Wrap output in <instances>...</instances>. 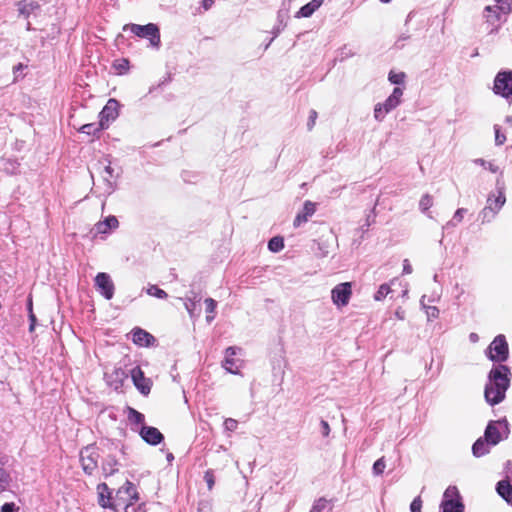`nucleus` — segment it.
Returning <instances> with one entry per match:
<instances>
[{
	"mask_svg": "<svg viewBox=\"0 0 512 512\" xmlns=\"http://www.w3.org/2000/svg\"><path fill=\"white\" fill-rule=\"evenodd\" d=\"M330 431H331V429H330L328 422L322 419L320 421V432H321L322 436L328 437L330 434Z\"/></svg>",
	"mask_w": 512,
	"mask_h": 512,
	"instance_id": "50",
	"label": "nucleus"
},
{
	"mask_svg": "<svg viewBox=\"0 0 512 512\" xmlns=\"http://www.w3.org/2000/svg\"><path fill=\"white\" fill-rule=\"evenodd\" d=\"M284 248V239L281 236H275L268 241V249L277 253Z\"/></svg>",
	"mask_w": 512,
	"mask_h": 512,
	"instance_id": "32",
	"label": "nucleus"
},
{
	"mask_svg": "<svg viewBox=\"0 0 512 512\" xmlns=\"http://www.w3.org/2000/svg\"><path fill=\"white\" fill-rule=\"evenodd\" d=\"M8 483H9L8 473L3 468H0V493L6 489Z\"/></svg>",
	"mask_w": 512,
	"mask_h": 512,
	"instance_id": "43",
	"label": "nucleus"
},
{
	"mask_svg": "<svg viewBox=\"0 0 512 512\" xmlns=\"http://www.w3.org/2000/svg\"><path fill=\"white\" fill-rule=\"evenodd\" d=\"M99 166L102 168L100 172L102 179V194L109 196L116 188V179L118 178V174L115 173L110 161H100Z\"/></svg>",
	"mask_w": 512,
	"mask_h": 512,
	"instance_id": "10",
	"label": "nucleus"
},
{
	"mask_svg": "<svg viewBox=\"0 0 512 512\" xmlns=\"http://www.w3.org/2000/svg\"><path fill=\"white\" fill-rule=\"evenodd\" d=\"M395 316L399 319V320H404L405 318V312L402 310V309H397L396 312H395Z\"/></svg>",
	"mask_w": 512,
	"mask_h": 512,
	"instance_id": "58",
	"label": "nucleus"
},
{
	"mask_svg": "<svg viewBox=\"0 0 512 512\" xmlns=\"http://www.w3.org/2000/svg\"><path fill=\"white\" fill-rule=\"evenodd\" d=\"M455 225H456V223H455V221L452 219L451 221L447 222V224L444 226V228H448V227H450V226H455Z\"/></svg>",
	"mask_w": 512,
	"mask_h": 512,
	"instance_id": "61",
	"label": "nucleus"
},
{
	"mask_svg": "<svg viewBox=\"0 0 512 512\" xmlns=\"http://www.w3.org/2000/svg\"><path fill=\"white\" fill-rule=\"evenodd\" d=\"M425 299H426V296L423 295L420 300V304L426 313L428 321L438 318L439 317V309L436 306L426 305Z\"/></svg>",
	"mask_w": 512,
	"mask_h": 512,
	"instance_id": "30",
	"label": "nucleus"
},
{
	"mask_svg": "<svg viewBox=\"0 0 512 512\" xmlns=\"http://www.w3.org/2000/svg\"><path fill=\"white\" fill-rule=\"evenodd\" d=\"M128 65V61L127 60H123V63L119 65V68H124Z\"/></svg>",
	"mask_w": 512,
	"mask_h": 512,
	"instance_id": "62",
	"label": "nucleus"
},
{
	"mask_svg": "<svg viewBox=\"0 0 512 512\" xmlns=\"http://www.w3.org/2000/svg\"><path fill=\"white\" fill-rule=\"evenodd\" d=\"M98 503L103 508L115 509L114 500L112 501V491L106 483L97 486Z\"/></svg>",
	"mask_w": 512,
	"mask_h": 512,
	"instance_id": "21",
	"label": "nucleus"
},
{
	"mask_svg": "<svg viewBox=\"0 0 512 512\" xmlns=\"http://www.w3.org/2000/svg\"><path fill=\"white\" fill-rule=\"evenodd\" d=\"M147 294L158 299H166L168 297V294L163 289H160L157 285H150L147 288Z\"/></svg>",
	"mask_w": 512,
	"mask_h": 512,
	"instance_id": "35",
	"label": "nucleus"
},
{
	"mask_svg": "<svg viewBox=\"0 0 512 512\" xmlns=\"http://www.w3.org/2000/svg\"><path fill=\"white\" fill-rule=\"evenodd\" d=\"M131 378L136 389L143 395H148L151 391L152 382L146 378L144 372L139 366L131 370Z\"/></svg>",
	"mask_w": 512,
	"mask_h": 512,
	"instance_id": "16",
	"label": "nucleus"
},
{
	"mask_svg": "<svg viewBox=\"0 0 512 512\" xmlns=\"http://www.w3.org/2000/svg\"><path fill=\"white\" fill-rule=\"evenodd\" d=\"M138 432L140 437L152 446H156L164 440L163 434L153 426L142 425Z\"/></svg>",
	"mask_w": 512,
	"mask_h": 512,
	"instance_id": "18",
	"label": "nucleus"
},
{
	"mask_svg": "<svg viewBox=\"0 0 512 512\" xmlns=\"http://www.w3.org/2000/svg\"><path fill=\"white\" fill-rule=\"evenodd\" d=\"M509 424L506 419L490 421L484 431V437L492 445H497L508 438Z\"/></svg>",
	"mask_w": 512,
	"mask_h": 512,
	"instance_id": "8",
	"label": "nucleus"
},
{
	"mask_svg": "<svg viewBox=\"0 0 512 512\" xmlns=\"http://www.w3.org/2000/svg\"><path fill=\"white\" fill-rule=\"evenodd\" d=\"M405 77H406V75L403 72L395 73V72L391 71L389 73L388 80L392 84L400 85V84L404 83Z\"/></svg>",
	"mask_w": 512,
	"mask_h": 512,
	"instance_id": "38",
	"label": "nucleus"
},
{
	"mask_svg": "<svg viewBox=\"0 0 512 512\" xmlns=\"http://www.w3.org/2000/svg\"><path fill=\"white\" fill-rule=\"evenodd\" d=\"M493 92L505 99L512 98V70H501L496 74Z\"/></svg>",
	"mask_w": 512,
	"mask_h": 512,
	"instance_id": "9",
	"label": "nucleus"
},
{
	"mask_svg": "<svg viewBox=\"0 0 512 512\" xmlns=\"http://www.w3.org/2000/svg\"><path fill=\"white\" fill-rule=\"evenodd\" d=\"M494 445L490 444L488 440L485 439V437L478 438L473 446H472V453L475 457L479 458L482 457L490 452L491 447Z\"/></svg>",
	"mask_w": 512,
	"mask_h": 512,
	"instance_id": "24",
	"label": "nucleus"
},
{
	"mask_svg": "<svg viewBox=\"0 0 512 512\" xmlns=\"http://www.w3.org/2000/svg\"><path fill=\"white\" fill-rule=\"evenodd\" d=\"M204 480L207 483V487L209 490L213 489V486L215 484L214 474L212 470H207L204 475Z\"/></svg>",
	"mask_w": 512,
	"mask_h": 512,
	"instance_id": "47",
	"label": "nucleus"
},
{
	"mask_svg": "<svg viewBox=\"0 0 512 512\" xmlns=\"http://www.w3.org/2000/svg\"><path fill=\"white\" fill-rule=\"evenodd\" d=\"M284 16H285V15H283L282 11L280 10V11L278 12V20H279L280 25H282V23H283V17H284Z\"/></svg>",
	"mask_w": 512,
	"mask_h": 512,
	"instance_id": "60",
	"label": "nucleus"
},
{
	"mask_svg": "<svg viewBox=\"0 0 512 512\" xmlns=\"http://www.w3.org/2000/svg\"><path fill=\"white\" fill-rule=\"evenodd\" d=\"M102 129H103L102 123L99 121L98 123L84 124L80 128V132L87 134V135H95L97 132L101 131Z\"/></svg>",
	"mask_w": 512,
	"mask_h": 512,
	"instance_id": "33",
	"label": "nucleus"
},
{
	"mask_svg": "<svg viewBox=\"0 0 512 512\" xmlns=\"http://www.w3.org/2000/svg\"><path fill=\"white\" fill-rule=\"evenodd\" d=\"M467 212L465 208H458L456 212L454 213L453 220L456 223H459L462 221L464 214Z\"/></svg>",
	"mask_w": 512,
	"mask_h": 512,
	"instance_id": "53",
	"label": "nucleus"
},
{
	"mask_svg": "<svg viewBox=\"0 0 512 512\" xmlns=\"http://www.w3.org/2000/svg\"><path fill=\"white\" fill-rule=\"evenodd\" d=\"M205 305H206V312L208 313V315L206 316V321L208 323H211L214 320V318H215L214 312H215L217 303L212 298H206L205 299Z\"/></svg>",
	"mask_w": 512,
	"mask_h": 512,
	"instance_id": "34",
	"label": "nucleus"
},
{
	"mask_svg": "<svg viewBox=\"0 0 512 512\" xmlns=\"http://www.w3.org/2000/svg\"><path fill=\"white\" fill-rule=\"evenodd\" d=\"M98 453L94 448L85 447L80 452V461L84 472L92 475L98 466Z\"/></svg>",
	"mask_w": 512,
	"mask_h": 512,
	"instance_id": "14",
	"label": "nucleus"
},
{
	"mask_svg": "<svg viewBox=\"0 0 512 512\" xmlns=\"http://www.w3.org/2000/svg\"><path fill=\"white\" fill-rule=\"evenodd\" d=\"M127 418H128V421L130 422V424L132 425H145L144 424V420H145V417L142 413H140L139 411H137L136 409L132 408V407H127Z\"/></svg>",
	"mask_w": 512,
	"mask_h": 512,
	"instance_id": "29",
	"label": "nucleus"
},
{
	"mask_svg": "<svg viewBox=\"0 0 512 512\" xmlns=\"http://www.w3.org/2000/svg\"><path fill=\"white\" fill-rule=\"evenodd\" d=\"M374 218H375V215H374V209L367 215V219H366V228H368L371 223L374 221Z\"/></svg>",
	"mask_w": 512,
	"mask_h": 512,
	"instance_id": "55",
	"label": "nucleus"
},
{
	"mask_svg": "<svg viewBox=\"0 0 512 512\" xmlns=\"http://www.w3.org/2000/svg\"><path fill=\"white\" fill-rule=\"evenodd\" d=\"M317 112L315 110H311L310 111V114H309V118H308V122H307V128L308 130H312L314 125H315V122H316V119H317Z\"/></svg>",
	"mask_w": 512,
	"mask_h": 512,
	"instance_id": "51",
	"label": "nucleus"
},
{
	"mask_svg": "<svg viewBox=\"0 0 512 512\" xmlns=\"http://www.w3.org/2000/svg\"><path fill=\"white\" fill-rule=\"evenodd\" d=\"M118 466L119 462L116 457L114 455H108L102 463L103 473L105 476L113 475L118 471Z\"/></svg>",
	"mask_w": 512,
	"mask_h": 512,
	"instance_id": "28",
	"label": "nucleus"
},
{
	"mask_svg": "<svg viewBox=\"0 0 512 512\" xmlns=\"http://www.w3.org/2000/svg\"><path fill=\"white\" fill-rule=\"evenodd\" d=\"M332 242L329 239H324L323 237L319 240L314 241V246L312 249L314 254L318 258H325L329 255L331 249Z\"/></svg>",
	"mask_w": 512,
	"mask_h": 512,
	"instance_id": "23",
	"label": "nucleus"
},
{
	"mask_svg": "<svg viewBox=\"0 0 512 512\" xmlns=\"http://www.w3.org/2000/svg\"><path fill=\"white\" fill-rule=\"evenodd\" d=\"M321 4L317 0H312L302 6L300 10L296 13V18H308L313 15V13L319 9Z\"/></svg>",
	"mask_w": 512,
	"mask_h": 512,
	"instance_id": "27",
	"label": "nucleus"
},
{
	"mask_svg": "<svg viewBox=\"0 0 512 512\" xmlns=\"http://www.w3.org/2000/svg\"><path fill=\"white\" fill-rule=\"evenodd\" d=\"M511 11L512 7L510 2L485 6L482 17L487 33L490 35L498 33Z\"/></svg>",
	"mask_w": 512,
	"mask_h": 512,
	"instance_id": "2",
	"label": "nucleus"
},
{
	"mask_svg": "<svg viewBox=\"0 0 512 512\" xmlns=\"http://www.w3.org/2000/svg\"><path fill=\"white\" fill-rule=\"evenodd\" d=\"M496 192L497 194L490 193L488 195L486 206L499 213L506 203L505 184L500 179L496 181Z\"/></svg>",
	"mask_w": 512,
	"mask_h": 512,
	"instance_id": "12",
	"label": "nucleus"
},
{
	"mask_svg": "<svg viewBox=\"0 0 512 512\" xmlns=\"http://www.w3.org/2000/svg\"><path fill=\"white\" fill-rule=\"evenodd\" d=\"M240 351H241L240 348H237L234 346H230V347L226 348L225 357L222 362V367L227 372H229L231 374H235V375L239 374L241 361L239 359L235 358V356Z\"/></svg>",
	"mask_w": 512,
	"mask_h": 512,
	"instance_id": "15",
	"label": "nucleus"
},
{
	"mask_svg": "<svg viewBox=\"0 0 512 512\" xmlns=\"http://www.w3.org/2000/svg\"><path fill=\"white\" fill-rule=\"evenodd\" d=\"M433 204L432 197L429 194H425L421 197L419 207L421 211L426 212Z\"/></svg>",
	"mask_w": 512,
	"mask_h": 512,
	"instance_id": "41",
	"label": "nucleus"
},
{
	"mask_svg": "<svg viewBox=\"0 0 512 512\" xmlns=\"http://www.w3.org/2000/svg\"><path fill=\"white\" fill-rule=\"evenodd\" d=\"M28 310H29V321H30L29 331L32 332L35 329L36 316L34 315V313L32 311V301L31 300H29V302H28Z\"/></svg>",
	"mask_w": 512,
	"mask_h": 512,
	"instance_id": "46",
	"label": "nucleus"
},
{
	"mask_svg": "<svg viewBox=\"0 0 512 512\" xmlns=\"http://www.w3.org/2000/svg\"><path fill=\"white\" fill-rule=\"evenodd\" d=\"M95 287L97 291L107 300H110L114 296V283L109 274L105 272H99L95 279Z\"/></svg>",
	"mask_w": 512,
	"mask_h": 512,
	"instance_id": "13",
	"label": "nucleus"
},
{
	"mask_svg": "<svg viewBox=\"0 0 512 512\" xmlns=\"http://www.w3.org/2000/svg\"><path fill=\"white\" fill-rule=\"evenodd\" d=\"M19 15L28 18L34 11L39 9V4L33 0H22L17 3Z\"/></svg>",
	"mask_w": 512,
	"mask_h": 512,
	"instance_id": "25",
	"label": "nucleus"
},
{
	"mask_svg": "<svg viewBox=\"0 0 512 512\" xmlns=\"http://www.w3.org/2000/svg\"><path fill=\"white\" fill-rule=\"evenodd\" d=\"M214 4V0H203L202 7L204 10H209Z\"/></svg>",
	"mask_w": 512,
	"mask_h": 512,
	"instance_id": "56",
	"label": "nucleus"
},
{
	"mask_svg": "<svg viewBox=\"0 0 512 512\" xmlns=\"http://www.w3.org/2000/svg\"><path fill=\"white\" fill-rule=\"evenodd\" d=\"M352 295V285L350 282H343L336 285L331 290V299L337 307H344L349 303Z\"/></svg>",
	"mask_w": 512,
	"mask_h": 512,
	"instance_id": "11",
	"label": "nucleus"
},
{
	"mask_svg": "<svg viewBox=\"0 0 512 512\" xmlns=\"http://www.w3.org/2000/svg\"><path fill=\"white\" fill-rule=\"evenodd\" d=\"M494 130H495V144L497 146L503 145L504 142L506 141V136L503 133H501L498 125L494 126Z\"/></svg>",
	"mask_w": 512,
	"mask_h": 512,
	"instance_id": "45",
	"label": "nucleus"
},
{
	"mask_svg": "<svg viewBox=\"0 0 512 512\" xmlns=\"http://www.w3.org/2000/svg\"><path fill=\"white\" fill-rule=\"evenodd\" d=\"M132 341L140 347H150L155 342V337L146 330L136 327L131 331Z\"/></svg>",
	"mask_w": 512,
	"mask_h": 512,
	"instance_id": "19",
	"label": "nucleus"
},
{
	"mask_svg": "<svg viewBox=\"0 0 512 512\" xmlns=\"http://www.w3.org/2000/svg\"><path fill=\"white\" fill-rule=\"evenodd\" d=\"M475 164L477 165H480L482 167H484L485 169H488L489 171H491L492 173H497L499 171V167L494 165L493 163L491 162H488L482 158H477L473 161Z\"/></svg>",
	"mask_w": 512,
	"mask_h": 512,
	"instance_id": "39",
	"label": "nucleus"
},
{
	"mask_svg": "<svg viewBox=\"0 0 512 512\" xmlns=\"http://www.w3.org/2000/svg\"><path fill=\"white\" fill-rule=\"evenodd\" d=\"M390 285L387 283H384L380 285L377 292L374 295V299L376 301H382L390 292H391Z\"/></svg>",
	"mask_w": 512,
	"mask_h": 512,
	"instance_id": "37",
	"label": "nucleus"
},
{
	"mask_svg": "<svg viewBox=\"0 0 512 512\" xmlns=\"http://www.w3.org/2000/svg\"><path fill=\"white\" fill-rule=\"evenodd\" d=\"M328 506V501L325 498H319L313 504L310 512H323Z\"/></svg>",
	"mask_w": 512,
	"mask_h": 512,
	"instance_id": "40",
	"label": "nucleus"
},
{
	"mask_svg": "<svg viewBox=\"0 0 512 512\" xmlns=\"http://www.w3.org/2000/svg\"><path fill=\"white\" fill-rule=\"evenodd\" d=\"M173 459H174L173 454H172V453H169V454L167 455V460H168V461H172Z\"/></svg>",
	"mask_w": 512,
	"mask_h": 512,
	"instance_id": "63",
	"label": "nucleus"
},
{
	"mask_svg": "<svg viewBox=\"0 0 512 512\" xmlns=\"http://www.w3.org/2000/svg\"><path fill=\"white\" fill-rule=\"evenodd\" d=\"M403 96V89L395 87L391 95L383 102L377 103L374 107V118L381 122L384 120L386 114L397 108L401 104Z\"/></svg>",
	"mask_w": 512,
	"mask_h": 512,
	"instance_id": "6",
	"label": "nucleus"
},
{
	"mask_svg": "<svg viewBox=\"0 0 512 512\" xmlns=\"http://www.w3.org/2000/svg\"><path fill=\"white\" fill-rule=\"evenodd\" d=\"M469 340L472 342V343H477L479 341V336L477 333H470L469 334Z\"/></svg>",
	"mask_w": 512,
	"mask_h": 512,
	"instance_id": "59",
	"label": "nucleus"
},
{
	"mask_svg": "<svg viewBox=\"0 0 512 512\" xmlns=\"http://www.w3.org/2000/svg\"><path fill=\"white\" fill-rule=\"evenodd\" d=\"M497 214L491 207L485 206L479 213V219L482 224L490 223Z\"/></svg>",
	"mask_w": 512,
	"mask_h": 512,
	"instance_id": "31",
	"label": "nucleus"
},
{
	"mask_svg": "<svg viewBox=\"0 0 512 512\" xmlns=\"http://www.w3.org/2000/svg\"><path fill=\"white\" fill-rule=\"evenodd\" d=\"M486 357L501 364L508 359L509 348L504 335H497L485 350Z\"/></svg>",
	"mask_w": 512,
	"mask_h": 512,
	"instance_id": "5",
	"label": "nucleus"
},
{
	"mask_svg": "<svg viewBox=\"0 0 512 512\" xmlns=\"http://www.w3.org/2000/svg\"><path fill=\"white\" fill-rule=\"evenodd\" d=\"M412 273V266L410 265V262L408 259H405L403 261V274H411Z\"/></svg>",
	"mask_w": 512,
	"mask_h": 512,
	"instance_id": "54",
	"label": "nucleus"
},
{
	"mask_svg": "<svg viewBox=\"0 0 512 512\" xmlns=\"http://www.w3.org/2000/svg\"><path fill=\"white\" fill-rule=\"evenodd\" d=\"M511 371L507 365H493L488 373V381L485 385L484 396L491 406L501 403L507 389L510 386Z\"/></svg>",
	"mask_w": 512,
	"mask_h": 512,
	"instance_id": "1",
	"label": "nucleus"
},
{
	"mask_svg": "<svg viewBox=\"0 0 512 512\" xmlns=\"http://www.w3.org/2000/svg\"><path fill=\"white\" fill-rule=\"evenodd\" d=\"M18 507L13 502H6L1 506V512H16Z\"/></svg>",
	"mask_w": 512,
	"mask_h": 512,
	"instance_id": "52",
	"label": "nucleus"
},
{
	"mask_svg": "<svg viewBox=\"0 0 512 512\" xmlns=\"http://www.w3.org/2000/svg\"><path fill=\"white\" fill-rule=\"evenodd\" d=\"M198 301H200V298L195 293H193V298L188 297L185 300L184 306L191 317H193V313Z\"/></svg>",
	"mask_w": 512,
	"mask_h": 512,
	"instance_id": "36",
	"label": "nucleus"
},
{
	"mask_svg": "<svg viewBox=\"0 0 512 512\" xmlns=\"http://www.w3.org/2000/svg\"><path fill=\"white\" fill-rule=\"evenodd\" d=\"M465 506L456 486H449L443 494L440 512H464Z\"/></svg>",
	"mask_w": 512,
	"mask_h": 512,
	"instance_id": "7",
	"label": "nucleus"
},
{
	"mask_svg": "<svg viewBox=\"0 0 512 512\" xmlns=\"http://www.w3.org/2000/svg\"><path fill=\"white\" fill-rule=\"evenodd\" d=\"M495 1H496V4H502L505 2H509L508 0H495Z\"/></svg>",
	"mask_w": 512,
	"mask_h": 512,
	"instance_id": "64",
	"label": "nucleus"
},
{
	"mask_svg": "<svg viewBox=\"0 0 512 512\" xmlns=\"http://www.w3.org/2000/svg\"><path fill=\"white\" fill-rule=\"evenodd\" d=\"M119 102L116 99H109L106 105L103 107L101 112L99 113L100 122L102 123V128H107L110 121H114L119 113Z\"/></svg>",
	"mask_w": 512,
	"mask_h": 512,
	"instance_id": "17",
	"label": "nucleus"
},
{
	"mask_svg": "<svg viewBox=\"0 0 512 512\" xmlns=\"http://www.w3.org/2000/svg\"><path fill=\"white\" fill-rule=\"evenodd\" d=\"M280 26H281V25H279V26H277V27H275V28H274V30H273L274 37H273V38L270 40V42L266 45V48L271 44V42L273 41V39H274L275 37H277V36H278V34L280 33V31H281V29H282Z\"/></svg>",
	"mask_w": 512,
	"mask_h": 512,
	"instance_id": "57",
	"label": "nucleus"
},
{
	"mask_svg": "<svg viewBox=\"0 0 512 512\" xmlns=\"http://www.w3.org/2000/svg\"><path fill=\"white\" fill-rule=\"evenodd\" d=\"M138 500L139 496L135 485L126 481L125 484L118 489L114 498L115 510L123 508L125 512H145L141 505L135 507V503Z\"/></svg>",
	"mask_w": 512,
	"mask_h": 512,
	"instance_id": "3",
	"label": "nucleus"
},
{
	"mask_svg": "<svg viewBox=\"0 0 512 512\" xmlns=\"http://www.w3.org/2000/svg\"><path fill=\"white\" fill-rule=\"evenodd\" d=\"M316 211V204L309 200L304 202L303 209L299 212L293 222L294 227H299L302 223L308 221V218L311 217Z\"/></svg>",
	"mask_w": 512,
	"mask_h": 512,
	"instance_id": "22",
	"label": "nucleus"
},
{
	"mask_svg": "<svg viewBox=\"0 0 512 512\" xmlns=\"http://www.w3.org/2000/svg\"><path fill=\"white\" fill-rule=\"evenodd\" d=\"M497 493L507 502L512 503V486L509 481L501 480L496 485Z\"/></svg>",
	"mask_w": 512,
	"mask_h": 512,
	"instance_id": "26",
	"label": "nucleus"
},
{
	"mask_svg": "<svg viewBox=\"0 0 512 512\" xmlns=\"http://www.w3.org/2000/svg\"><path fill=\"white\" fill-rule=\"evenodd\" d=\"M422 509V500L420 496H417L413 499L410 504L411 512H421Z\"/></svg>",
	"mask_w": 512,
	"mask_h": 512,
	"instance_id": "48",
	"label": "nucleus"
},
{
	"mask_svg": "<svg viewBox=\"0 0 512 512\" xmlns=\"http://www.w3.org/2000/svg\"><path fill=\"white\" fill-rule=\"evenodd\" d=\"M386 467V464H385V460L384 458H379L378 460L375 461V463L373 464V474L374 475H381L383 472H384V469Z\"/></svg>",
	"mask_w": 512,
	"mask_h": 512,
	"instance_id": "42",
	"label": "nucleus"
},
{
	"mask_svg": "<svg viewBox=\"0 0 512 512\" xmlns=\"http://www.w3.org/2000/svg\"><path fill=\"white\" fill-rule=\"evenodd\" d=\"M118 226H119L118 219L115 216L110 215V216L106 217L103 221L97 222L94 225L93 231L95 232V234H108L112 230L117 229Z\"/></svg>",
	"mask_w": 512,
	"mask_h": 512,
	"instance_id": "20",
	"label": "nucleus"
},
{
	"mask_svg": "<svg viewBox=\"0 0 512 512\" xmlns=\"http://www.w3.org/2000/svg\"><path fill=\"white\" fill-rule=\"evenodd\" d=\"M223 425L226 431L233 432L238 428V421L233 418H227Z\"/></svg>",
	"mask_w": 512,
	"mask_h": 512,
	"instance_id": "44",
	"label": "nucleus"
},
{
	"mask_svg": "<svg viewBox=\"0 0 512 512\" xmlns=\"http://www.w3.org/2000/svg\"><path fill=\"white\" fill-rule=\"evenodd\" d=\"M25 68H27V66L23 65L22 63H19L13 67V74L15 80H18L19 78L23 77L22 72Z\"/></svg>",
	"mask_w": 512,
	"mask_h": 512,
	"instance_id": "49",
	"label": "nucleus"
},
{
	"mask_svg": "<svg viewBox=\"0 0 512 512\" xmlns=\"http://www.w3.org/2000/svg\"><path fill=\"white\" fill-rule=\"evenodd\" d=\"M123 31H130L137 37L148 39L150 46L153 48L158 49L160 47V31L158 26L154 23H148L146 25L126 24L123 27Z\"/></svg>",
	"mask_w": 512,
	"mask_h": 512,
	"instance_id": "4",
	"label": "nucleus"
}]
</instances>
